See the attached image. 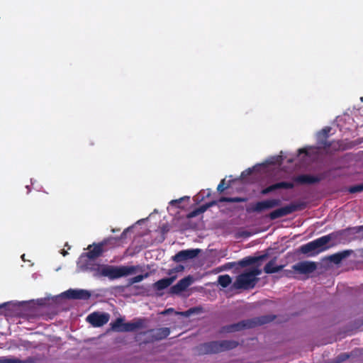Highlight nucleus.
Masks as SVG:
<instances>
[{
    "instance_id": "obj_1",
    "label": "nucleus",
    "mask_w": 363,
    "mask_h": 363,
    "mask_svg": "<svg viewBox=\"0 0 363 363\" xmlns=\"http://www.w3.org/2000/svg\"><path fill=\"white\" fill-rule=\"evenodd\" d=\"M138 266H113L108 264L99 265L96 270V276L108 277L113 280L126 277L136 272Z\"/></svg>"
},
{
    "instance_id": "obj_2",
    "label": "nucleus",
    "mask_w": 363,
    "mask_h": 363,
    "mask_svg": "<svg viewBox=\"0 0 363 363\" xmlns=\"http://www.w3.org/2000/svg\"><path fill=\"white\" fill-rule=\"evenodd\" d=\"M276 318L274 315H265L252 319L243 320L238 323L225 325L222 328V332L233 333L240 331L246 328H253L257 325H262L273 321Z\"/></svg>"
},
{
    "instance_id": "obj_3",
    "label": "nucleus",
    "mask_w": 363,
    "mask_h": 363,
    "mask_svg": "<svg viewBox=\"0 0 363 363\" xmlns=\"http://www.w3.org/2000/svg\"><path fill=\"white\" fill-rule=\"evenodd\" d=\"M238 342L235 340L211 341L197 347L200 354H216L235 348Z\"/></svg>"
},
{
    "instance_id": "obj_4",
    "label": "nucleus",
    "mask_w": 363,
    "mask_h": 363,
    "mask_svg": "<svg viewBox=\"0 0 363 363\" xmlns=\"http://www.w3.org/2000/svg\"><path fill=\"white\" fill-rule=\"evenodd\" d=\"M342 235V231L334 232L327 235L322 236L313 241L303 245L300 247V251L303 254H308L310 252H320L328 248L325 245L330 240L337 239L339 236Z\"/></svg>"
},
{
    "instance_id": "obj_5",
    "label": "nucleus",
    "mask_w": 363,
    "mask_h": 363,
    "mask_svg": "<svg viewBox=\"0 0 363 363\" xmlns=\"http://www.w3.org/2000/svg\"><path fill=\"white\" fill-rule=\"evenodd\" d=\"M261 273V269L258 267H254L250 271L238 275L233 286L236 289H252L258 281L256 277L260 275Z\"/></svg>"
},
{
    "instance_id": "obj_6",
    "label": "nucleus",
    "mask_w": 363,
    "mask_h": 363,
    "mask_svg": "<svg viewBox=\"0 0 363 363\" xmlns=\"http://www.w3.org/2000/svg\"><path fill=\"white\" fill-rule=\"evenodd\" d=\"M124 318L119 317L112 321L110 323L111 330L118 333H128L136 331L144 327L145 320L143 318H137L128 323H124Z\"/></svg>"
},
{
    "instance_id": "obj_7",
    "label": "nucleus",
    "mask_w": 363,
    "mask_h": 363,
    "mask_svg": "<svg viewBox=\"0 0 363 363\" xmlns=\"http://www.w3.org/2000/svg\"><path fill=\"white\" fill-rule=\"evenodd\" d=\"M306 205L304 202H296L291 203L289 205L285 206L284 207L277 208L273 211H272L269 214V218L271 220H275L287 215H289L295 211L303 210L306 208Z\"/></svg>"
},
{
    "instance_id": "obj_8",
    "label": "nucleus",
    "mask_w": 363,
    "mask_h": 363,
    "mask_svg": "<svg viewBox=\"0 0 363 363\" xmlns=\"http://www.w3.org/2000/svg\"><path fill=\"white\" fill-rule=\"evenodd\" d=\"M281 201L279 199H267L254 203L251 208L248 211L250 212L261 213L265 210L271 209L280 206Z\"/></svg>"
},
{
    "instance_id": "obj_9",
    "label": "nucleus",
    "mask_w": 363,
    "mask_h": 363,
    "mask_svg": "<svg viewBox=\"0 0 363 363\" xmlns=\"http://www.w3.org/2000/svg\"><path fill=\"white\" fill-rule=\"evenodd\" d=\"M327 177L326 172H323L318 175L299 174L293 178L294 182L298 184H314L319 183Z\"/></svg>"
},
{
    "instance_id": "obj_10",
    "label": "nucleus",
    "mask_w": 363,
    "mask_h": 363,
    "mask_svg": "<svg viewBox=\"0 0 363 363\" xmlns=\"http://www.w3.org/2000/svg\"><path fill=\"white\" fill-rule=\"evenodd\" d=\"M110 319L107 313L93 312L86 317V321L94 327H101L106 324Z\"/></svg>"
},
{
    "instance_id": "obj_11",
    "label": "nucleus",
    "mask_w": 363,
    "mask_h": 363,
    "mask_svg": "<svg viewBox=\"0 0 363 363\" xmlns=\"http://www.w3.org/2000/svg\"><path fill=\"white\" fill-rule=\"evenodd\" d=\"M113 240V238L105 239L102 242H100L96 244L90 245L88 247L89 251L85 253V256L90 259H94L100 257L104 252V247L106 245L110 240Z\"/></svg>"
},
{
    "instance_id": "obj_12",
    "label": "nucleus",
    "mask_w": 363,
    "mask_h": 363,
    "mask_svg": "<svg viewBox=\"0 0 363 363\" xmlns=\"http://www.w3.org/2000/svg\"><path fill=\"white\" fill-rule=\"evenodd\" d=\"M200 249L184 250L177 252L172 257V260L175 262H182L188 259L196 257L200 253Z\"/></svg>"
},
{
    "instance_id": "obj_13",
    "label": "nucleus",
    "mask_w": 363,
    "mask_h": 363,
    "mask_svg": "<svg viewBox=\"0 0 363 363\" xmlns=\"http://www.w3.org/2000/svg\"><path fill=\"white\" fill-rule=\"evenodd\" d=\"M319 149L325 151L327 153H332L339 150H344L345 147L342 141L333 140L328 142H320Z\"/></svg>"
},
{
    "instance_id": "obj_14",
    "label": "nucleus",
    "mask_w": 363,
    "mask_h": 363,
    "mask_svg": "<svg viewBox=\"0 0 363 363\" xmlns=\"http://www.w3.org/2000/svg\"><path fill=\"white\" fill-rule=\"evenodd\" d=\"M91 293L86 289H69L65 292V296L69 299L88 300Z\"/></svg>"
},
{
    "instance_id": "obj_15",
    "label": "nucleus",
    "mask_w": 363,
    "mask_h": 363,
    "mask_svg": "<svg viewBox=\"0 0 363 363\" xmlns=\"http://www.w3.org/2000/svg\"><path fill=\"white\" fill-rule=\"evenodd\" d=\"M317 265L313 262H300L293 266V269L300 274H307L314 272Z\"/></svg>"
},
{
    "instance_id": "obj_16",
    "label": "nucleus",
    "mask_w": 363,
    "mask_h": 363,
    "mask_svg": "<svg viewBox=\"0 0 363 363\" xmlns=\"http://www.w3.org/2000/svg\"><path fill=\"white\" fill-rule=\"evenodd\" d=\"M192 281L193 279L191 276L180 279L175 285L170 288V293L172 294H179L185 291L191 284Z\"/></svg>"
},
{
    "instance_id": "obj_17",
    "label": "nucleus",
    "mask_w": 363,
    "mask_h": 363,
    "mask_svg": "<svg viewBox=\"0 0 363 363\" xmlns=\"http://www.w3.org/2000/svg\"><path fill=\"white\" fill-rule=\"evenodd\" d=\"M294 186V183L289 182H280L275 184H273L261 191V194L262 195H267L275 190L279 189H293Z\"/></svg>"
},
{
    "instance_id": "obj_18",
    "label": "nucleus",
    "mask_w": 363,
    "mask_h": 363,
    "mask_svg": "<svg viewBox=\"0 0 363 363\" xmlns=\"http://www.w3.org/2000/svg\"><path fill=\"white\" fill-rule=\"evenodd\" d=\"M277 257L272 259L264 267V272L266 274H274L280 272L284 266L277 265Z\"/></svg>"
},
{
    "instance_id": "obj_19",
    "label": "nucleus",
    "mask_w": 363,
    "mask_h": 363,
    "mask_svg": "<svg viewBox=\"0 0 363 363\" xmlns=\"http://www.w3.org/2000/svg\"><path fill=\"white\" fill-rule=\"evenodd\" d=\"M175 279V276L160 279L154 284V287L157 291L163 290L169 286Z\"/></svg>"
},
{
    "instance_id": "obj_20",
    "label": "nucleus",
    "mask_w": 363,
    "mask_h": 363,
    "mask_svg": "<svg viewBox=\"0 0 363 363\" xmlns=\"http://www.w3.org/2000/svg\"><path fill=\"white\" fill-rule=\"evenodd\" d=\"M351 253L350 250H344L335 253L329 256L328 259L334 264H340L345 258L347 257Z\"/></svg>"
},
{
    "instance_id": "obj_21",
    "label": "nucleus",
    "mask_w": 363,
    "mask_h": 363,
    "mask_svg": "<svg viewBox=\"0 0 363 363\" xmlns=\"http://www.w3.org/2000/svg\"><path fill=\"white\" fill-rule=\"evenodd\" d=\"M150 332L152 333V337L156 340L164 339L170 334L169 328H160L157 330H151Z\"/></svg>"
},
{
    "instance_id": "obj_22",
    "label": "nucleus",
    "mask_w": 363,
    "mask_h": 363,
    "mask_svg": "<svg viewBox=\"0 0 363 363\" xmlns=\"http://www.w3.org/2000/svg\"><path fill=\"white\" fill-rule=\"evenodd\" d=\"M331 128L329 126H326L323 128L317 135V144L318 148L320 147V142H328V138L329 137L330 132L331 131Z\"/></svg>"
},
{
    "instance_id": "obj_23",
    "label": "nucleus",
    "mask_w": 363,
    "mask_h": 363,
    "mask_svg": "<svg viewBox=\"0 0 363 363\" xmlns=\"http://www.w3.org/2000/svg\"><path fill=\"white\" fill-rule=\"evenodd\" d=\"M247 201V199L242 198V197H225L222 196L218 199V201L222 202H227V203H240V202H245Z\"/></svg>"
},
{
    "instance_id": "obj_24",
    "label": "nucleus",
    "mask_w": 363,
    "mask_h": 363,
    "mask_svg": "<svg viewBox=\"0 0 363 363\" xmlns=\"http://www.w3.org/2000/svg\"><path fill=\"white\" fill-rule=\"evenodd\" d=\"M255 263L256 259L255 258V257L248 256L240 260L238 262V264L242 267H245Z\"/></svg>"
},
{
    "instance_id": "obj_25",
    "label": "nucleus",
    "mask_w": 363,
    "mask_h": 363,
    "mask_svg": "<svg viewBox=\"0 0 363 363\" xmlns=\"http://www.w3.org/2000/svg\"><path fill=\"white\" fill-rule=\"evenodd\" d=\"M218 282L222 287L225 288L232 282V279L228 274L220 275Z\"/></svg>"
},
{
    "instance_id": "obj_26",
    "label": "nucleus",
    "mask_w": 363,
    "mask_h": 363,
    "mask_svg": "<svg viewBox=\"0 0 363 363\" xmlns=\"http://www.w3.org/2000/svg\"><path fill=\"white\" fill-rule=\"evenodd\" d=\"M205 212V208L202 206H199V208H195L192 211L189 212L186 215V218L190 219L194 217H196L197 216Z\"/></svg>"
},
{
    "instance_id": "obj_27",
    "label": "nucleus",
    "mask_w": 363,
    "mask_h": 363,
    "mask_svg": "<svg viewBox=\"0 0 363 363\" xmlns=\"http://www.w3.org/2000/svg\"><path fill=\"white\" fill-rule=\"evenodd\" d=\"M148 273H145V274H140L137 275L134 277H132L129 279V284L132 285L135 283H138L142 281L144 279L147 278L148 277Z\"/></svg>"
},
{
    "instance_id": "obj_28",
    "label": "nucleus",
    "mask_w": 363,
    "mask_h": 363,
    "mask_svg": "<svg viewBox=\"0 0 363 363\" xmlns=\"http://www.w3.org/2000/svg\"><path fill=\"white\" fill-rule=\"evenodd\" d=\"M348 191L350 194H355L363 191V183L350 186L348 188Z\"/></svg>"
},
{
    "instance_id": "obj_29",
    "label": "nucleus",
    "mask_w": 363,
    "mask_h": 363,
    "mask_svg": "<svg viewBox=\"0 0 363 363\" xmlns=\"http://www.w3.org/2000/svg\"><path fill=\"white\" fill-rule=\"evenodd\" d=\"M201 311H202V308H201V307H194V308H191L189 310H187L185 312V315L186 316H189V315H190L191 314H194V313H201Z\"/></svg>"
},
{
    "instance_id": "obj_30",
    "label": "nucleus",
    "mask_w": 363,
    "mask_h": 363,
    "mask_svg": "<svg viewBox=\"0 0 363 363\" xmlns=\"http://www.w3.org/2000/svg\"><path fill=\"white\" fill-rule=\"evenodd\" d=\"M225 179H223L220 181L217 186V191L220 193L223 192L226 189L228 188L229 185L225 186Z\"/></svg>"
},
{
    "instance_id": "obj_31",
    "label": "nucleus",
    "mask_w": 363,
    "mask_h": 363,
    "mask_svg": "<svg viewBox=\"0 0 363 363\" xmlns=\"http://www.w3.org/2000/svg\"><path fill=\"white\" fill-rule=\"evenodd\" d=\"M350 355L347 353H342L338 355L336 358V363H340L343 361H345L349 358Z\"/></svg>"
},
{
    "instance_id": "obj_32",
    "label": "nucleus",
    "mask_w": 363,
    "mask_h": 363,
    "mask_svg": "<svg viewBox=\"0 0 363 363\" xmlns=\"http://www.w3.org/2000/svg\"><path fill=\"white\" fill-rule=\"evenodd\" d=\"M10 303H4L0 305V313L2 314L4 313V311L9 310L10 308Z\"/></svg>"
},
{
    "instance_id": "obj_33",
    "label": "nucleus",
    "mask_w": 363,
    "mask_h": 363,
    "mask_svg": "<svg viewBox=\"0 0 363 363\" xmlns=\"http://www.w3.org/2000/svg\"><path fill=\"white\" fill-rule=\"evenodd\" d=\"M185 199H189V197H183V198H181L179 199L172 200V201H171L169 202V203L171 205H172V206H179V204L182 202V201H183Z\"/></svg>"
},
{
    "instance_id": "obj_34",
    "label": "nucleus",
    "mask_w": 363,
    "mask_h": 363,
    "mask_svg": "<svg viewBox=\"0 0 363 363\" xmlns=\"http://www.w3.org/2000/svg\"><path fill=\"white\" fill-rule=\"evenodd\" d=\"M219 202L218 201H212L211 202H208V203H206L203 205H202L203 207H204L205 208V211L210 207L213 206H215L217 204V203Z\"/></svg>"
},
{
    "instance_id": "obj_35",
    "label": "nucleus",
    "mask_w": 363,
    "mask_h": 363,
    "mask_svg": "<svg viewBox=\"0 0 363 363\" xmlns=\"http://www.w3.org/2000/svg\"><path fill=\"white\" fill-rule=\"evenodd\" d=\"M268 253H265L264 255L255 257V258L256 259V263L258 262L259 261L265 260L268 257Z\"/></svg>"
},
{
    "instance_id": "obj_36",
    "label": "nucleus",
    "mask_w": 363,
    "mask_h": 363,
    "mask_svg": "<svg viewBox=\"0 0 363 363\" xmlns=\"http://www.w3.org/2000/svg\"><path fill=\"white\" fill-rule=\"evenodd\" d=\"M252 172V170L251 169H246L245 171L242 172L241 174L242 177H245L247 175L251 174Z\"/></svg>"
},
{
    "instance_id": "obj_37",
    "label": "nucleus",
    "mask_w": 363,
    "mask_h": 363,
    "mask_svg": "<svg viewBox=\"0 0 363 363\" xmlns=\"http://www.w3.org/2000/svg\"><path fill=\"white\" fill-rule=\"evenodd\" d=\"M298 155H301V154H303V153H304L306 155L308 154V150L306 148L298 149Z\"/></svg>"
},
{
    "instance_id": "obj_38",
    "label": "nucleus",
    "mask_w": 363,
    "mask_h": 363,
    "mask_svg": "<svg viewBox=\"0 0 363 363\" xmlns=\"http://www.w3.org/2000/svg\"><path fill=\"white\" fill-rule=\"evenodd\" d=\"M184 269V267L182 265H178L176 268H175V271L176 272H180V271H182Z\"/></svg>"
},
{
    "instance_id": "obj_39",
    "label": "nucleus",
    "mask_w": 363,
    "mask_h": 363,
    "mask_svg": "<svg viewBox=\"0 0 363 363\" xmlns=\"http://www.w3.org/2000/svg\"><path fill=\"white\" fill-rule=\"evenodd\" d=\"M357 232H363V225L358 226Z\"/></svg>"
},
{
    "instance_id": "obj_40",
    "label": "nucleus",
    "mask_w": 363,
    "mask_h": 363,
    "mask_svg": "<svg viewBox=\"0 0 363 363\" xmlns=\"http://www.w3.org/2000/svg\"><path fill=\"white\" fill-rule=\"evenodd\" d=\"M243 235H245V236H249L250 235V233H247V232H244L243 233Z\"/></svg>"
},
{
    "instance_id": "obj_41",
    "label": "nucleus",
    "mask_w": 363,
    "mask_h": 363,
    "mask_svg": "<svg viewBox=\"0 0 363 363\" xmlns=\"http://www.w3.org/2000/svg\"><path fill=\"white\" fill-rule=\"evenodd\" d=\"M125 231H123V232L122 233V234H121V238H123V236L125 235Z\"/></svg>"
},
{
    "instance_id": "obj_42",
    "label": "nucleus",
    "mask_w": 363,
    "mask_h": 363,
    "mask_svg": "<svg viewBox=\"0 0 363 363\" xmlns=\"http://www.w3.org/2000/svg\"><path fill=\"white\" fill-rule=\"evenodd\" d=\"M228 265H230V266H233V265H235V262H231V263H228Z\"/></svg>"
},
{
    "instance_id": "obj_43",
    "label": "nucleus",
    "mask_w": 363,
    "mask_h": 363,
    "mask_svg": "<svg viewBox=\"0 0 363 363\" xmlns=\"http://www.w3.org/2000/svg\"><path fill=\"white\" fill-rule=\"evenodd\" d=\"M360 101L363 102V96L360 97Z\"/></svg>"
},
{
    "instance_id": "obj_44",
    "label": "nucleus",
    "mask_w": 363,
    "mask_h": 363,
    "mask_svg": "<svg viewBox=\"0 0 363 363\" xmlns=\"http://www.w3.org/2000/svg\"><path fill=\"white\" fill-rule=\"evenodd\" d=\"M24 257H25V255H23L21 257L23 259H24Z\"/></svg>"
}]
</instances>
